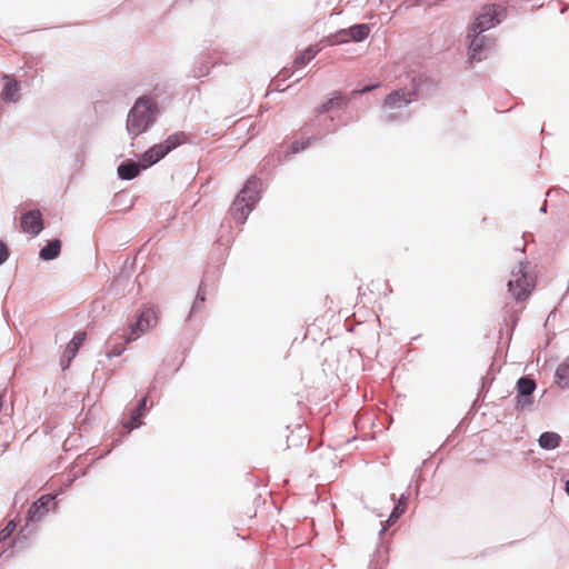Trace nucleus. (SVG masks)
I'll use <instances>...</instances> for the list:
<instances>
[{
    "mask_svg": "<svg viewBox=\"0 0 569 569\" xmlns=\"http://www.w3.org/2000/svg\"><path fill=\"white\" fill-rule=\"evenodd\" d=\"M18 90H19L18 82L9 81L8 83H6V86L2 90L1 97L4 101H16Z\"/></svg>",
    "mask_w": 569,
    "mask_h": 569,
    "instance_id": "nucleus-21",
    "label": "nucleus"
},
{
    "mask_svg": "<svg viewBox=\"0 0 569 569\" xmlns=\"http://www.w3.org/2000/svg\"><path fill=\"white\" fill-rule=\"evenodd\" d=\"M159 321V309L154 306H143L136 315V321L129 325L127 342L137 340L143 333L154 328Z\"/></svg>",
    "mask_w": 569,
    "mask_h": 569,
    "instance_id": "nucleus-3",
    "label": "nucleus"
},
{
    "mask_svg": "<svg viewBox=\"0 0 569 569\" xmlns=\"http://www.w3.org/2000/svg\"><path fill=\"white\" fill-rule=\"evenodd\" d=\"M556 380L562 388L569 387V358L557 368Z\"/></svg>",
    "mask_w": 569,
    "mask_h": 569,
    "instance_id": "nucleus-18",
    "label": "nucleus"
},
{
    "mask_svg": "<svg viewBox=\"0 0 569 569\" xmlns=\"http://www.w3.org/2000/svg\"><path fill=\"white\" fill-rule=\"evenodd\" d=\"M481 33H473V38L469 46V59L471 62L480 61L482 57L480 56L481 51L486 47L487 37L480 36Z\"/></svg>",
    "mask_w": 569,
    "mask_h": 569,
    "instance_id": "nucleus-13",
    "label": "nucleus"
},
{
    "mask_svg": "<svg viewBox=\"0 0 569 569\" xmlns=\"http://www.w3.org/2000/svg\"><path fill=\"white\" fill-rule=\"evenodd\" d=\"M142 170L141 163L133 161L122 162L118 167V174L123 180H131L139 176Z\"/></svg>",
    "mask_w": 569,
    "mask_h": 569,
    "instance_id": "nucleus-14",
    "label": "nucleus"
},
{
    "mask_svg": "<svg viewBox=\"0 0 569 569\" xmlns=\"http://www.w3.org/2000/svg\"><path fill=\"white\" fill-rule=\"evenodd\" d=\"M565 490H566V493L569 496V480L566 482Z\"/></svg>",
    "mask_w": 569,
    "mask_h": 569,
    "instance_id": "nucleus-28",
    "label": "nucleus"
},
{
    "mask_svg": "<svg viewBox=\"0 0 569 569\" xmlns=\"http://www.w3.org/2000/svg\"><path fill=\"white\" fill-rule=\"evenodd\" d=\"M346 102H347L346 97L340 91H336L333 93L332 98H330L328 101H326L325 103H322L321 106H319L317 108V112L319 114L326 113V112L330 111L331 109H338V108L342 107Z\"/></svg>",
    "mask_w": 569,
    "mask_h": 569,
    "instance_id": "nucleus-15",
    "label": "nucleus"
},
{
    "mask_svg": "<svg viewBox=\"0 0 569 569\" xmlns=\"http://www.w3.org/2000/svg\"><path fill=\"white\" fill-rule=\"evenodd\" d=\"M144 415V411L141 410V408H136L132 410V413H131V420L127 423H124V428L128 429V431H131L132 429L134 428H138L141 426V418L143 417Z\"/></svg>",
    "mask_w": 569,
    "mask_h": 569,
    "instance_id": "nucleus-22",
    "label": "nucleus"
},
{
    "mask_svg": "<svg viewBox=\"0 0 569 569\" xmlns=\"http://www.w3.org/2000/svg\"><path fill=\"white\" fill-rule=\"evenodd\" d=\"M292 149H293L295 151H298V148L296 147V143H293V144H292Z\"/></svg>",
    "mask_w": 569,
    "mask_h": 569,
    "instance_id": "nucleus-29",
    "label": "nucleus"
},
{
    "mask_svg": "<svg viewBox=\"0 0 569 569\" xmlns=\"http://www.w3.org/2000/svg\"><path fill=\"white\" fill-rule=\"evenodd\" d=\"M536 389V382L527 377H522L517 382V390L520 396H530Z\"/></svg>",
    "mask_w": 569,
    "mask_h": 569,
    "instance_id": "nucleus-20",
    "label": "nucleus"
},
{
    "mask_svg": "<svg viewBox=\"0 0 569 569\" xmlns=\"http://www.w3.org/2000/svg\"><path fill=\"white\" fill-rule=\"evenodd\" d=\"M54 497L51 495H43L28 510V519L31 521L40 520L50 509Z\"/></svg>",
    "mask_w": 569,
    "mask_h": 569,
    "instance_id": "nucleus-10",
    "label": "nucleus"
},
{
    "mask_svg": "<svg viewBox=\"0 0 569 569\" xmlns=\"http://www.w3.org/2000/svg\"><path fill=\"white\" fill-rule=\"evenodd\" d=\"M182 143L181 134H171L169 136L164 142L154 144L149 148L140 159L142 169H147L152 164L157 163L161 160L166 154H168L172 149L177 148Z\"/></svg>",
    "mask_w": 569,
    "mask_h": 569,
    "instance_id": "nucleus-4",
    "label": "nucleus"
},
{
    "mask_svg": "<svg viewBox=\"0 0 569 569\" xmlns=\"http://www.w3.org/2000/svg\"><path fill=\"white\" fill-rule=\"evenodd\" d=\"M560 441H561V437L558 433L549 432V431L541 433V436L539 437V440H538L539 446L546 450H551V449L558 448L560 445Z\"/></svg>",
    "mask_w": 569,
    "mask_h": 569,
    "instance_id": "nucleus-16",
    "label": "nucleus"
},
{
    "mask_svg": "<svg viewBox=\"0 0 569 569\" xmlns=\"http://www.w3.org/2000/svg\"><path fill=\"white\" fill-rule=\"evenodd\" d=\"M369 32L370 28L367 24H356L351 27L349 30H342L339 33H337L335 36L336 40L331 41V43H342L347 42L349 39H352L355 41H362L369 36Z\"/></svg>",
    "mask_w": 569,
    "mask_h": 569,
    "instance_id": "nucleus-9",
    "label": "nucleus"
},
{
    "mask_svg": "<svg viewBox=\"0 0 569 569\" xmlns=\"http://www.w3.org/2000/svg\"><path fill=\"white\" fill-rule=\"evenodd\" d=\"M146 406H147V397H143L140 400L139 406L137 408H141V410L146 411Z\"/></svg>",
    "mask_w": 569,
    "mask_h": 569,
    "instance_id": "nucleus-27",
    "label": "nucleus"
},
{
    "mask_svg": "<svg viewBox=\"0 0 569 569\" xmlns=\"http://www.w3.org/2000/svg\"><path fill=\"white\" fill-rule=\"evenodd\" d=\"M318 53V50L315 47H309L305 51H302L293 61V66L296 68L305 67L309 61H311Z\"/></svg>",
    "mask_w": 569,
    "mask_h": 569,
    "instance_id": "nucleus-19",
    "label": "nucleus"
},
{
    "mask_svg": "<svg viewBox=\"0 0 569 569\" xmlns=\"http://www.w3.org/2000/svg\"><path fill=\"white\" fill-rule=\"evenodd\" d=\"M16 528L17 523L14 520L8 521L6 527L0 531V541H4L6 539H8L13 533Z\"/></svg>",
    "mask_w": 569,
    "mask_h": 569,
    "instance_id": "nucleus-24",
    "label": "nucleus"
},
{
    "mask_svg": "<svg viewBox=\"0 0 569 569\" xmlns=\"http://www.w3.org/2000/svg\"><path fill=\"white\" fill-rule=\"evenodd\" d=\"M253 207L254 204H249V201L237 196L230 208V214L238 223H244Z\"/></svg>",
    "mask_w": 569,
    "mask_h": 569,
    "instance_id": "nucleus-12",
    "label": "nucleus"
},
{
    "mask_svg": "<svg viewBox=\"0 0 569 569\" xmlns=\"http://www.w3.org/2000/svg\"><path fill=\"white\" fill-rule=\"evenodd\" d=\"M378 87H379L378 83L377 84H372V86H368V87H365V88H362L360 90H355L353 93H367V92H369V91H371V90H373V89H376Z\"/></svg>",
    "mask_w": 569,
    "mask_h": 569,
    "instance_id": "nucleus-26",
    "label": "nucleus"
},
{
    "mask_svg": "<svg viewBox=\"0 0 569 569\" xmlns=\"http://www.w3.org/2000/svg\"><path fill=\"white\" fill-rule=\"evenodd\" d=\"M156 106L147 97L139 98L127 118V130L133 137H138L153 122Z\"/></svg>",
    "mask_w": 569,
    "mask_h": 569,
    "instance_id": "nucleus-1",
    "label": "nucleus"
},
{
    "mask_svg": "<svg viewBox=\"0 0 569 569\" xmlns=\"http://www.w3.org/2000/svg\"><path fill=\"white\" fill-rule=\"evenodd\" d=\"M496 16L497 9L493 4L483 6L470 28V33H482L492 28L496 23Z\"/></svg>",
    "mask_w": 569,
    "mask_h": 569,
    "instance_id": "nucleus-5",
    "label": "nucleus"
},
{
    "mask_svg": "<svg viewBox=\"0 0 569 569\" xmlns=\"http://www.w3.org/2000/svg\"><path fill=\"white\" fill-rule=\"evenodd\" d=\"M413 96L415 92L407 89L395 90L385 98L382 108L388 111L398 110L411 103Z\"/></svg>",
    "mask_w": 569,
    "mask_h": 569,
    "instance_id": "nucleus-6",
    "label": "nucleus"
},
{
    "mask_svg": "<svg viewBox=\"0 0 569 569\" xmlns=\"http://www.w3.org/2000/svg\"><path fill=\"white\" fill-rule=\"evenodd\" d=\"M61 242L59 240H52L40 250V257L43 260H52L59 256Z\"/></svg>",
    "mask_w": 569,
    "mask_h": 569,
    "instance_id": "nucleus-17",
    "label": "nucleus"
},
{
    "mask_svg": "<svg viewBox=\"0 0 569 569\" xmlns=\"http://www.w3.org/2000/svg\"><path fill=\"white\" fill-rule=\"evenodd\" d=\"M21 229L32 236H37L43 229L42 216L39 210H30L21 216Z\"/></svg>",
    "mask_w": 569,
    "mask_h": 569,
    "instance_id": "nucleus-7",
    "label": "nucleus"
},
{
    "mask_svg": "<svg viewBox=\"0 0 569 569\" xmlns=\"http://www.w3.org/2000/svg\"><path fill=\"white\" fill-rule=\"evenodd\" d=\"M87 339V332L80 331L74 335L72 340L67 345L62 358H61V367L62 369H67L71 361L76 358L79 348L84 343Z\"/></svg>",
    "mask_w": 569,
    "mask_h": 569,
    "instance_id": "nucleus-8",
    "label": "nucleus"
},
{
    "mask_svg": "<svg viewBox=\"0 0 569 569\" xmlns=\"http://www.w3.org/2000/svg\"><path fill=\"white\" fill-rule=\"evenodd\" d=\"M260 186L258 178L250 177L237 196L244 201H249V204H256L259 199Z\"/></svg>",
    "mask_w": 569,
    "mask_h": 569,
    "instance_id": "nucleus-11",
    "label": "nucleus"
},
{
    "mask_svg": "<svg viewBox=\"0 0 569 569\" xmlns=\"http://www.w3.org/2000/svg\"><path fill=\"white\" fill-rule=\"evenodd\" d=\"M507 286L516 301H525L535 288V281L528 273L527 266L520 262L512 269Z\"/></svg>",
    "mask_w": 569,
    "mask_h": 569,
    "instance_id": "nucleus-2",
    "label": "nucleus"
},
{
    "mask_svg": "<svg viewBox=\"0 0 569 569\" xmlns=\"http://www.w3.org/2000/svg\"><path fill=\"white\" fill-rule=\"evenodd\" d=\"M9 256L8 247L0 241V264H2Z\"/></svg>",
    "mask_w": 569,
    "mask_h": 569,
    "instance_id": "nucleus-25",
    "label": "nucleus"
},
{
    "mask_svg": "<svg viewBox=\"0 0 569 569\" xmlns=\"http://www.w3.org/2000/svg\"><path fill=\"white\" fill-rule=\"evenodd\" d=\"M405 510H406V502L402 499H400L387 520L388 526H391L392 523H395L397 521V519L405 512Z\"/></svg>",
    "mask_w": 569,
    "mask_h": 569,
    "instance_id": "nucleus-23",
    "label": "nucleus"
}]
</instances>
